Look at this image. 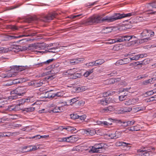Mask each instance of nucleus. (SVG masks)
<instances>
[{"label": "nucleus", "mask_w": 156, "mask_h": 156, "mask_svg": "<svg viewBox=\"0 0 156 156\" xmlns=\"http://www.w3.org/2000/svg\"><path fill=\"white\" fill-rule=\"evenodd\" d=\"M134 15L135 13L133 12L127 14L115 13L112 16H106L104 18H102V16L101 15L91 16L87 20L86 23L87 25H91L94 23H99L104 21L112 22L117 20L121 19L127 17H129Z\"/></svg>", "instance_id": "nucleus-1"}, {"label": "nucleus", "mask_w": 156, "mask_h": 156, "mask_svg": "<svg viewBox=\"0 0 156 156\" xmlns=\"http://www.w3.org/2000/svg\"><path fill=\"white\" fill-rule=\"evenodd\" d=\"M154 33L151 31V30H148L147 29H145L143 30L141 34V37H146V38H144L141 39V41L142 43L144 42H147L151 40L150 36H151L153 35Z\"/></svg>", "instance_id": "nucleus-2"}, {"label": "nucleus", "mask_w": 156, "mask_h": 156, "mask_svg": "<svg viewBox=\"0 0 156 156\" xmlns=\"http://www.w3.org/2000/svg\"><path fill=\"white\" fill-rule=\"evenodd\" d=\"M104 146L105 144L103 143L95 144L92 147L90 152L92 153H102L104 150Z\"/></svg>", "instance_id": "nucleus-3"}, {"label": "nucleus", "mask_w": 156, "mask_h": 156, "mask_svg": "<svg viewBox=\"0 0 156 156\" xmlns=\"http://www.w3.org/2000/svg\"><path fill=\"white\" fill-rule=\"evenodd\" d=\"M45 44H30L28 46L27 48L28 50H33L34 49H37L38 50L44 49L46 47H48L49 45H45Z\"/></svg>", "instance_id": "nucleus-4"}, {"label": "nucleus", "mask_w": 156, "mask_h": 156, "mask_svg": "<svg viewBox=\"0 0 156 156\" xmlns=\"http://www.w3.org/2000/svg\"><path fill=\"white\" fill-rule=\"evenodd\" d=\"M144 150H139L138 151L141 152L139 154H136L135 156H150V153H151V149L155 150V148L152 147H146L144 148Z\"/></svg>", "instance_id": "nucleus-5"}, {"label": "nucleus", "mask_w": 156, "mask_h": 156, "mask_svg": "<svg viewBox=\"0 0 156 156\" xmlns=\"http://www.w3.org/2000/svg\"><path fill=\"white\" fill-rule=\"evenodd\" d=\"M58 14L55 12L50 13L47 15L42 17L41 20L43 22H47L53 20L54 18L56 17Z\"/></svg>", "instance_id": "nucleus-6"}, {"label": "nucleus", "mask_w": 156, "mask_h": 156, "mask_svg": "<svg viewBox=\"0 0 156 156\" xmlns=\"http://www.w3.org/2000/svg\"><path fill=\"white\" fill-rule=\"evenodd\" d=\"M25 93V90L23 87H18L11 92L12 94H16L15 96H23Z\"/></svg>", "instance_id": "nucleus-7"}, {"label": "nucleus", "mask_w": 156, "mask_h": 156, "mask_svg": "<svg viewBox=\"0 0 156 156\" xmlns=\"http://www.w3.org/2000/svg\"><path fill=\"white\" fill-rule=\"evenodd\" d=\"M23 104L21 103L19 104L9 105L8 107L7 110L9 111L16 112L22 110Z\"/></svg>", "instance_id": "nucleus-8"}, {"label": "nucleus", "mask_w": 156, "mask_h": 156, "mask_svg": "<svg viewBox=\"0 0 156 156\" xmlns=\"http://www.w3.org/2000/svg\"><path fill=\"white\" fill-rule=\"evenodd\" d=\"M147 7L149 9V11H151L148 14H154L156 12V2L148 4Z\"/></svg>", "instance_id": "nucleus-9"}, {"label": "nucleus", "mask_w": 156, "mask_h": 156, "mask_svg": "<svg viewBox=\"0 0 156 156\" xmlns=\"http://www.w3.org/2000/svg\"><path fill=\"white\" fill-rule=\"evenodd\" d=\"M139 101L138 98H132L126 101L125 102V104L127 105H134Z\"/></svg>", "instance_id": "nucleus-10"}, {"label": "nucleus", "mask_w": 156, "mask_h": 156, "mask_svg": "<svg viewBox=\"0 0 156 156\" xmlns=\"http://www.w3.org/2000/svg\"><path fill=\"white\" fill-rule=\"evenodd\" d=\"M112 101V98H110L102 99L98 101V103L103 105H106L108 104L111 103Z\"/></svg>", "instance_id": "nucleus-11"}, {"label": "nucleus", "mask_w": 156, "mask_h": 156, "mask_svg": "<svg viewBox=\"0 0 156 156\" xmlns=\"http://www.w3.org/2000/svg\"><path fill=\"white\" fill-rule=\"evenodd\" d=\"M55 60V59L54 58L49 59L44 62L38 63L37 64H34L33 66H35L37 67H41L43 66L44 64H48L54 61Z\"/></svg>", "instance_id": "nucleus-12"}, {"label": "nucleus", "mask_w": 156, "mask_h": 156, "mask_svg": "<svg viewBox=\"0 0 156 156\" xmlns=\"http://www.w3.org/2000/svg\"><path fill=\"white\" fill-rule=\"evenodd\" d=\"M60 50L58 49V48L56 47L49 48L48 50H46L44 51H39L37 52L40 53L42 52L43 53H46L48 52L56 53L58 52Z\"/></svg>", "instance_id": "nucleus-13"}, {"label": "nucleus", "mask_w": 156, "mask_h": 156, "mask_svg": "<svg viewBox=\"0 0 156 156\" xmlns=\"http://www.w3.org/2000/svg\"><path fill=\"white\" fill-rule=\"evenodd\" d=\"M35 98L34 97H28L27 98H23L21 100V103H25L29 102L31 103L35 101Z\"/></svg>", "instance_id": "nucleus-14"}, {"label": "nucleus", "mask_w": 156, "mask_h": 156, "mask_svg": "<svg viewBox=\"0 0 156 156\" xmlns=\"http://www.w3.org/2000/svg\"><path fill=\"white\" fill-rule=\"evenodd\" d=\"M36 33H31L30 34H28V35H25V34H23L21 35H20L18 36H9L8 37V38L10 40L15 39L16 38H19L20 37H30V36H34L35 35V34Z\"/></svg>", "instance_id": "nucleus-15"}, {"label": "nucleus", "mask_w": 156, "mask_h": 156, "mask_svg": "<svg viewBox=\"0 0 156 156\" xmlns=\"http://www.w3.org/2000/svg\"><path fill=\"white\" fill-rule=\"evenodd\" d=\"M84 133L87 135L93 136L96 133L95 130L93 129L89 128L84 130Z\"/></svg>", "instance_id": "nucleus-16"}, {"label": "nucleus", "mask_w": 156, "mask_h": 156, "mask_svg": "<svg viewBox=\"0 0 156 156\" xmlns=\"http://www.w3.org/2000/svg\"><path fill=\"white\" fill-rule=\"evenodd\" d=\"M11 71H14V72L16 73L18 71H21L23 70L24 69L21 66H13L11 67Z\"/></svg>", "instance_id": "nucleus-17"}, {"label": "nucleus", "mask_w": 156, "mask_h": 156, "mask_svg": "<svg viewBox=\"0 0 156 156\" xmlns=\"http://www.w3.org/2000/svg\"><path fill=\"white\" fill-rule=\"evenodd\" d=\"M84 60V59L83 58L71 59L70 60V62L72 65H75L78 63L81 62H83Z\"/></svg>", "instance_id": "nucleus-18"}, {"label": "nucleus", "mask_w": 156, "mask_h": 156, "mask_svg": "<svg viewBox=\"0 0 156 156\" xmlns=\"http://www.w3.org/2000/svg\"><path fill=\"white\" fill-rule=\"evenodd\" d=\"M109 120L111 121H112L113 122H116V123H123V126L125 127H126L128 126V125L127 124V121L126 122H122L120 120H117L115 119H109Z\"/></svg>", "instance_id": "nucleus-19"}, {"label": "nucleus", "mask_w": 156, "mask_h": 156, "mask_svg": "<svg viewBox=\"0 0 156 156\" xmlns=\"http://www.w3.org/2000/svg\"><path fill=\"white\" fill-rule=\"evenodd\" d=\"M35 109V108L31 107L29 108H25L22 111L24 113H26L27 112H32L34 111Z\"/></svg>", "instance_id": "nucleus-20"}, {"label": "nucleus", "mask_w": 156, "mask_h": 156, "mask_svg": "<svg viewBox=\"0 0 156 156\" xmlns=\"http://www.w3.org/2000/svg\"><path fill=\"white\" fill-rule=\"evenodd\" d=\"M112 30V29L111 27H106L104 28L102 30V32L104 34H108L111 32Z\"/></svg>", "instance_id": "nucleus-21"}, {"label": "nucleus", "mask_w": 156, "mask_h": 156, "mask_svg": "<svg viewBox=\"0 0 156 156\" xmlns=\"http://www.w3.org/2000/svg\"><path fill=\"white\" fill-rule=\"evenodd\" d=\"M62 106V105L61 107H56L54 108L51 109V111L52 112L54 113H58L61 112L63 110L62 109V110L61 109V107Z\"/></svg>", "instance_id": "nucleus-22"}, {"label": "nucleus", "mask_w": 156, "mask_h": 156, "mask_svg": "<svg viewBox=\"0 0 156 156\" xmlns=\"http://www.w3.org/2000/svg\"><path fill=\"white\" fill-rule=\"evenodd\" d=\"M105 61L103 59H98L94 61L96 66L100 65L105 62Z\"/></svg>", "instance_id": "nucleus-23"}, {"label": "nucleus", "mask_w": 156, "mask_h": 156, "mask_svg": "<svg viewBox=\"0 0 156 156\" xmlns=\"http://www.w3.org/2000/svg\"><path fill=\"white\" fill-rule=\"evenodd\" d=\"M47 136H41L39 135H37L29 137L28 139H40L41 138H45Z\"/></svg>", "instance_id": "nucleus-24"}, {"label": "nucleus", "mask_w": 156, "mask_h": 156, "mask_svg": "<svg viewBox=\"0 0 156 156\" xmlns=\"http://www.w3.org/2000/svg\"><path fill=\"white\" fill-rule=\"evenodd\" d=\"M140 130L139 128L137 126H132L130 128H128L125 131L128 130L129 131H138Z\"/></svg>", "instance_id": "nucleus-25"}, {"label": "nucleus", "mask_w": 156, "mask_h": 156, "mask_svg": "<svg viewBox=\"0 0 156 156\" xmlns=\"http://www.w3.org/2000/svg\"><path fill=\"white\" fill-rule=\"evenodd\" d=\"M123 38L124 41H129L132 38H135L136 37L134 36H129V35H125L123 36Z\"/></svg>", "instance_id": "nucleus-26"}, {"label": "nucleus", "mask_w": 156, "mask_h": 156, "mask_svg": "<svg viewBox=\"0 0 156 156\" xmlns=\"http://www.w3.org/2000/svg\"><path fill=\"white\" fill-rule=\"evenodd\" d=\"M7 27L9 29H11L13 30H18V27L15 25H7Z\"/></svg>", "instance_id": "nucleus-27"}, {"label": "nucleus", "mask_w": 156, "mask_h": 156, "mask_svg": "<svg viewBox=\"0 0 156 156\" xmlns=\"http://www.w3.org/2000/svg\"><path fill=\"white\" fill-rule=\"evenodd\" d=\"M18 48H19L17 46H12L8 48V50L12 51L15 52H17L19 51V49H17Z\"/></svg>", "instance_id": "nucleus-28"}, {"label": "nucleus", "mask_w": 156, "mask_h": 156, "mask_svg": "<svg viewBox=\"0 0 156 156\" xmlns=\"http://www.w3.org/2000/svg\"><path fill=\"white\" fill-rule=\"evenodd\" d=\"M75 137L74 136H70L69 137H66V142H73L74 139H75Z\"/></svg>", "instance_id": "nucleus-29"}, {"label": "nucleus", "mask_w": 156, "mask_h": 156, "mask_svg": "<svg viewBox=\"0 0 156 156\" xmlns=\"http://www.w3.org/2000/svg\"><path fill=\"white\" fill-rule=\"evenodd\" d=\"M93 69H93L86 71L84 74L83 76L85 77H87L93 72Z\"/></svg>", "instance_id": "nucleus-30"}, {"label": "nucleus", "mask_w": 156, "mask_h": 156, "mask_svg": "<svg viewBox=\"0 0 156 156\" xmlns=\"http://www.w3.org/2000/svg\"><path fill=\"white\" fill-rule=\"evenodd\" d=\"M113 110L114 108L112 106H109L107 108H105L103 109L106 112H107L109 111H112Z\"/></svg>", "instance_id": "nucleus-31"}, {"label": "nucleus", "mask_w": 156, "mask_h": 156, "mask_svg": "<svg viewBox=\"0 0 156 156\" xmlns=\"http://www.w3.org/2000/svg\"><path fill=\"white\" fill-rule=\"evenodd\" d=\"M132 110L131 107H126L124 108L122 110V111L124 112V113L129 112L131 111Z\"/></svg>", "instance_id": "nucleus-32"}, {"label": "nucleus", "mask_w": 156, "mask_h": 156, "mask_svg": "<svg viewBox=\"0 0 156 156\" xmlns=\"http://www.w3.org/2000/svg\"><path fill=\"white\" fill-rule=\"evenodd\" d=\"M125 39H123V36H120L118 37L115 38L116 42H121L124 41Z\"/></svg>", "instance_id": "nucleus-33"}, {"label": "nucleus", "mask_w": 156, "mask_h": 156, "mask_svg": "<svg viewBox=\"0 0 156 156\" xmlns=\"http://www.w3.org/2000/svg\"><path fill=\"white\" fill-rule=\"evenodd\" d=\"M45 97L46 98H51L52 95V91L46 92L45 93Z\"/></svg>", "instance_id": "nucleus-34"}, {"label": "nucleus", "mask_w": 156, "mask_h": 156, "mask_svg": "<svg viewBox=\"0 0 156 156\" xmlns=\"http://www.w3.org/2000/svg\"><path fill=\"white\" fill-rule=\"evenodd\" d=\"M154 94V92L152 90H151L146 92L144 94V95L145 97H147L153 95Z\"/></svg>", "instance_id": "nucleus-35"}, {"label": "nucleus", "mask_w": 156, "mask_h": 156, "mask_svg": "<svg viewBox=\"0 0 156 156\" xmlns=\"http://www.w3.org/2000/svg\"><path fill=\"white\" fill-rule=\"evenodd\" d=\"M43 81L41 80L39 82L35 81V87H37L42 86L43 83Z\"/></svg>", "instance_id": "nucleus-36"}, {"label": "nucleus", "mask_w": 156, "mask_h": 156, "mask_svg": "<svg viewBox=\"0 0 156 156\" xmlns=\"http://www.w3.org/2000/svg\"><path fill=\"white\" fill-rule=\"evenodd\" d=\"M144 108L141 107H137L133 108V109L134 112H137L143 110Z\"/></svg>", "instance_id": "nucleus-37"}, {"label": "nucleus", "mask_w": 156, "mask_h": 156, "mask_svg": "<svg viewBox=\"0 0 156 156\" xmlns=\"http://www.w3.org/2000/svg\"><path fill=\"white\" fill-rule=\"evenodd\" d=\"M75 68H73V69H70L66 71V73L68 75H72L74 73V71H73V70H75Z\"/></svg>", "instance_id": "nucleus-38"}, {"label": "nucleus", "mask_w": 156, "mask_h": 156, "mask_svg": "<svg viewBox=\"0 0 156 156\" xmlns=\"http://www.w3.org/2000/svg\"><path fill=\"white\" fill-rule=\"evenodd\" d=\"M75 91L77 92H79L85 90V88L83 87H78L75 89Z\"/></svg>", "instance_id": "nucleus-39"}, {"label": "nucleus", "mask_w": 156, "mask_h": 156, "mask_svg": "<svg viewBox=\"0 0 156 156\" xmlns=\"http://www.w3.org/2000/svg\"><path fill=\"white\" fill-rule=\"evenodd\" d=\"M127 94H125L124 95H122L119 96V99L120 101H122L125 100L126 99V98H127Z\"/></svg>", "instance_id": "nucleus-40"}, {"label": "nucleus", "mask_w": 156, "mask_h": 156, "mask_svg": "<svg viewBox=\"0 0 156 156\" xmlns=\"http://www.w3.org/2000/svg\"><path fill=\"white\" fill-rule=\"evenodd\" d=\"M20 6L19 5H16L14 6H11L8 7V10H12L16 8H18Z\"/></svg>", "instance_id": "nucleus-41"}, {"label": "nucleus", "mask_w": 156, "mask_h": 156, "mask_svg": "<svg viewBox=\"0 0 156 156\" xmlns=\"http://www.w3.org/2000/svg\"><path fill=\"white\" fill-rule=\"evenodd\" d=\"M68 131H70L72 133H73L74 131L76 130V129L73 127L68 126Z\"/></svg>", "instance_id": "nucleus-42"}, {"label": "nucleus", "mask_w": 156, "mask_h": 156, "mask_svg": "<svg viewBox=\"0 0 156 156\" xmlns=\"http://www.w3.org/2000/svg\"><path fill=\"white\" fill-rule=\"evenodd\" d=\"M129 58L130 61L133 60L136 61L139 59L138 55H136L132 58L130 57Z\"/></svg>", "instance_id": "nucleus-43"}, {"label": "nucleus", "mask_w": 156, "mask_h": 156, "mask_svg": "<svg viewBox=\"0 0 156 156\" xmlns=\"http://www.w3.org/2000/svg\"><path fill=\"white\" fill-rule=\"evenodd\" d=\"M10 134L9 133H0V137L3 136H10Z\"/></svg>", "instance_id": "nucleus-44"}, {"label": "nucleus", "mask_w": 156, "mask_h": 156, "mask_svg": "<svg viewBox=\"0 0 156 156\" xmlns=\"http://www.w3.org/2000/svg\"><path fill=\"white\" fill-rule=\"evenodd\" d=\"M124 63L122 59H121L118 60L115 63V65L119 66L124 64Z\"/></svg>", "instance_id": "nucleus-45"}, {"label": "nucleus", "mask_w": 156, "mask_h": 156, "mask_svg": "<svg viewBox=\"0 0 156 156\" xmlns=\"http://www.w3.org/2000/svg\"><path fill=\"white\" fill-rule=\"evenodd\" d=\"M70 117L71 119H77L79 117V115H77V114H71Z\"/></svg>", "instance_id": "nucleus-46"}, {"label": "nucleus", "mask_w": 156, "mask_h": 156, "mask_svg": "<svg viewBox=\"0 0 156 156\" xmlns=\"http://www.w3.org/2000/svg\"><path fill=\"white\" fill-rule=\"evenodd\" d=\"M15 76V74L13 73H9L8 74L4 76H2L3 78H9Z\"/></svg>", "instance_id": "nucleus-47"}, {"label": "nucleus", "mask_w": 156, "mask_h": 156, "mask_svg": "<svg viewBox=\"0 0 156 156\" xmlns=\"http://www.w3.org/2000/svg\"><path fill=\"white\" fill-rule=\"evenodd\" d=\"M156 98L154 96H152L150 98L147 99V102H149L151 101H156Z\"/></svg>", "instance_id": "nucleus-48"}, {"label": "nucleus", "mask_w": 156, "mask_h": 156, "mask_svg": "<svg viewBox=\"0 0 156 156\" xmlns=\"http://www.w3.org/2000/svg\"><path fill=\"white\" fill-rule=\"evenodd\" d=\"M117 74V73L116 71H114L111 73L108 74V76H116Z\"/></svg>", "instance_id": "nucleus-49"}, {"label": "nucleus", "mask_w": 156, "mask_h": 156, "mask_svg": "<svg viewBox=\"0 0 156 156\" xmlns=\"http://www.w3.org/2000/svg\"><path fill=\"white\" fill-rule=\"evenodd\" d=\"M56 93V97L57 98V97H59L63 96V92H58Z\"/></svg>", "instance_id": "nucleus-50"}, {"label": "nucleus", "mask_w": 156, "mask_h": 156, "mask_svg": "<svg viewBox=\"0 0 156 156\" xmlns=\"http://www.w3.org/2000/svg\"><path fill=\"white\" fill-rule=\"evenodd\" d=\"M78 105L79 106H82L84 104V102L82 100H78V101L76 102V104Z\"/></svg>", "instance_id": "nucleus-51"}, {"label": "nucleus", "mask_w": 156, "mask_h": 156, "mask_svg": "<svg viewBox=\"0 0 156 156\" xmlns=\"http://www.w3.org/2000/svg\"><path fill=\"white\" fill-rule=\"evenodd\" d=\"M86 65L88 67L89 66H96L94 64V61L93 62H90L88 63H87L86 64Z\"/></svg>", "instance_id": "nucleus-52"}, {"label": "nucleus", "mask_w": 156, "mask_h": 156, "mask_svg": "<svg viewBox=\"0 0 156 156\" xmlns=\"http://www.w3.org/2000/svg\"><path fill=\"white\" fill-rule=\"evenodd\" d=\"M122 59L123 63H124V64H126L129 63L130 62V61L128 58H124Z\"/></svg>", "instance_id": "nucleus-53"}, {"label": "nucleus", "mask_w": 156, "mask_h": 156, "mask_svg": "<svg viewBox=\"0 0 156 156\" xmlns=\"http://www.w3.org/2000/svg\"><path fill=\"white\" fill-rule=\"evenodd\" d=\"M86 117V116L85 115H83L81 116H79L78 119H79L80 120L82 121L84 120Z\"/></svg>", "instance_id": "nucleus-54"}, {"label": "nucleus", "mask_w": 156, "mask_h": 156, "mask_svg": "<svg viewBox=\"0 0 156 156\" xmlns=\"http://www.w3.org/2000/svg\"><path fill=\"white\" fill-rule=\"evenodd\" d=\"M112 124V122H108L106 121L103 122V125L105 126H108L109 125H111Z\"/></svg>", "instance_id": "nucleus-55"}, {"label": "nucleus", "mask_w": 156, "mask_h": 156, "mask_svg": "<svg viewBox=\"0 0 156 156\" xmlns=\"http://www.w3.org/2000/svg\"><path fill=\"white\" fill-rule=\"evenodd\" d=\"M117 133H118V132H116L115 133L113 134V136L111 137V138L114 139H116L119 138L120 135H117L116 134Z\"/></svg>", "instance_id": "nucleus-56"}, {"label": "nucleus", "mask_w": 156, "mask_h": 156, "mask_svg": "<svg viewBox=\"0 0 156 156\" xmlns=\"http://www.w3.org/2000/svg\"><path fill=\"white\" fill-rule=\"evenodd\" d=\"M135 122V121H128L127 124L128 125V126H130L133 125Z\"/></svg>", "instance_id": "nucleus-57"}, {"label": "nucleus", "mask_w": 156, "mask_h": 156, "mask_svg": "<svg viewBox=\"0 0 156 156\" xmlns=\"http://www.w3.org/2000/svg\"><path fill=\"white\" fill-rule=\"evenodd\" d=\"M119 146H126L129 144L128 143L127 144L123 142H120L119 143Z\"/></svg>", "instance_id": "nucleus-58"}, {"label": "nucleus", "mask_w": 156, "mask_h": 156, "mask_svg": "<svg viewBox=\"0 0 156 156\" xmlns=\"http://www.w3.org/2000/svg\"><path fill=\"white\" fill-rule=\"evenodd\" d=\"M142 65H145L148 63L147 59H145L142 62Z\"/></svg>", "instance_id": "nucleus-59"}, {"label": "nucleus", "mask_w": 156, "mask_h": 156, "mask_svg": "<svg viewBox=\"0 0 156 156\" xmlns=\"http://www.w3.org/2000/svg\"><path fill=\"white\" fill-rule=\"evenodd\" d=\"M139 57V58H143L144 57H146L147 54L146 53L142 54H138Z\"/></svg>", "instance_id": "nucleus-60"}, {"label": "nucleus", "mask_w": 156, "mask_h": 156, "mask_svg": "<svg viewBox=\"0 0 156 156\" xmlns=\"http://www.w3.org/2000/svg\"><path fill=\"white\" fill-rule=\"evenodd\" d=\"M150 80H146L144 81L143 82V83L144 85H147L149 83Z\"/></svg>", "instance_id": "nucleus-61"}, {"label": "nucleus", "mask_w": 156, "mask_h": 156, "mask_svg": "<svg viewBox=\"0 0 156 156\" xmlns=\"http://www.w3.org/2000/svg\"><path fill=\"white\" fill-rule=\"evenodd\" d=\"M78 100H76V98H74L70 100V102H71L73 103H75L76 104V102L77 101H78Z\"/></svg>", "instance_id": "nucleus-62"}, {"label": "nucleus", "mask_w": 156, "mask_h": 156, "mask_svg": "<svg viewBox=\"0 0 156 156\" xmlns=\"http://www.w3.org/2000/svg\"><path fill=\"white\" fill-rule=\"evenodd\" d=\"M7 119L8 118L5 117H4L0 119V120L1 121V122H4L6 120H7Z\"/></svg>", "instance_id": "nucleus-63"}, {"label": "nucleus", "mask_w": 156, "mask_h": 156, "mask_svg": "<svg viewBox=\"0 0 156 156\" xmlns=\"http://www.w3.org/2000/svg\"><path fill=\"white\" fill-rule=\"evenodd\" d=\"M108 93H107L108 94H109V95H112L114 94H115V92L114 91H110V90H108Z\"/></svg>", "instance_id": "nucleus-64"}]
</instances>
